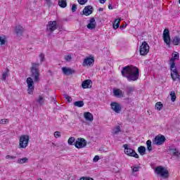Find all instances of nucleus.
<instances>
[{"label":"nucleus","mask_w":180,"mask_h":180,"mask_svg":"<svg viewBox=\"0 0 180 180\" xmlns=\"http://www.w3.org/2000/svg\"><path fill=\"white\" fill-rule=\"evenodd\" d=\"M121 74L122 77L127 78V81L129 82L137 81V79H139V77H140L139 68L133 65L124 67L121 70Z\"/></svg>","instance_id":"f257e3e1"},{"label":"nucleus","mask_w":180,"mask_h":180,"mask_svg":"<svg viewBox=\"0 0 180 180\" xmlns=\"http://www.w3.org/2000/svg\"><path fill=\"white\" fill-rule=\"evenodd\" d=\"M32 65L30 68L31 77L33 78L34 82H39L40 81V70L39 69L40 64L32 63Z\"/></svg>","instance_id":"f03ea898"},{"label":"nucleus","mask_w":180,"mask_h":180,"mask_svg":"<svg viewBox=\"0 0 180 180\" xmlns=\"http://www.w3.org/2000/svg\"><path fill=\"white\" fill-rule=\"evenodd\" d=\"M155 172L158 175H160V176H162V178L167 179V178H168V176H169V173L168 170L165 169V168H164L161 166L155 167Z\"/></svg>","instance_id":"7ed1b4c3"},{"label":"nucleus","mask_w":180,"mask_h":180,"mask_svg":"<svg viewBox=\"0 0 180 180\" xmlns=\"http://www.w3.org/2000/svg\"><path fill=\"white\" fill-rule=\"evenodd\" d=\"M139 53L141 56H147L150 53V46L147 41H144L142 42V44L140 46Z\"/></svg>","instance_id":"20e7f679"},{"label":"nucleus","mask_w":180,"mask_h":180,"mask_svg":"<svg viewBox=\"0 0 180 180\" xmlns=\"http://www.w3.org/2000/svg\"><path fill=\"white\" fill-rule=\"evenodd\" d=\"M29 146V135H22L20 137V148H26Z\"/></svg>","instance_id":"39448f33"},{"label":"nucleus","mask_w":180,"mask_h":180,"mask_svg":"<svg viewBox=\"0 0 180 180\" xmlns=\"http://www.w3.org/2000/svg\"><path fill=\"white\" fill-rule=\"evenodd\" d=\"M123 147L124 148V153L127 155H129V157H134V158H139V154L136 153V150L129 148V145L124 144Z\"/></svg>","instance_id":"423d86ee"},{"label":"nucleus","mask_w":180,"mask_h":180,"mask_svg":"<svg viewBox=\"0 0 180 180\" xmlns=\"http://www.w3.org/2000/svg\"><path fill=\"white\" fill-rule=\"evenodd\" d=\"M163 41L167 46H171V36H169V30L165 29L163 31Z\"/></svg>","instance_id":"0eeeda50"},{"label":"nucleus","mask_w":180,"mask_h":180,"mask_svg":"<svg viewBox=\"0 0 180 180\" xmlns=\"http://www.w3.org/2000/svg\"><path fill=\"white\" fill-rule=\"evenodd\" d=\"M27 84L28 86V94L29 95H32L34 91V82H33V79H32V77L27 78Z\"/></svg>","instance_id":"6e6552de"},{"label":"nucleus","mask_w":180,"mask_h":180,"mask_svg":"<svg viewBox=\"0 0 180 180\" xmlns=\"http://www.w3.org/2000/svg\"><path fill=\"white\" fill-rule=\"evenodd\" d=\"M75 146L76 148H84L86 146V141L84 138H79L77 139Z\"/></svg>","instance_id":"1a4fd4ad"},{"label":"nucleus","mask_w":180,"mask_h":180,"mask_svg":"<svg viewBox=\"0 0 180 180\" xmlns=\"http://www.w3.org/2000/svg\"><path fill=\"white\" fill-rule=\"evenodd\" d=\"M57 29V21H49L48 25H46V30L47 32H51L53 33L54 30Z\"/></svg>","instance_id":"9d476101"},{"label":"nucleus","mask_w":180,"mask_h":180,"mask_svg":"<svg viewBox=\"0 0 180 180\" xmlns=\"http://www.w3.org/2000/svg\"><path fill=\"white\" fill-rule=\"evenodd\" d=\"M165 143V136L164 135L157 136L153 141V144L156 146H162Z\"/></svg>","instance_id":"9b49d317"},{"label":"nucleus","mask_w":180,"mask_h":180,"mask_svg":"<svg viewBox=\"0 0 180 180\" xmlns=\"http://www.w3.org/2000/svg\"><path fill=\"white\" fill-rule=\"evenodd\" d=\"M111 109L115 112V113H120L122 112V105L117 102H112L110 103Z\"/></svg>","instance_id":"f8f14e48"},{"label":"nucleus","mask_w":180,"mask_h":180,"mask_svg":"<svg viewBox=\"0 0 180 180\" xmlns=\"http://www.w3.org/2000/svg\"><path fill=\"white\" fill-rule=\"evenodd\" d=\"M94 63H95L94 58H86L82 63V65L83 67H91V65H94Z\"/></svg>","instance_id":"ddd939ff"},{"label":"nucleus","mask_w":180,"mask_h":180,"mask_svg":"<svg viewBox=\"0 0 180 180\" xmlns=\"http://www.w3.org/2000/svg\"><path fill=\"white\" fill-rule=\"evenodd\" d=\"M175 60H179V53L178 52L172 53V58L170 59V68L175 67Z\"/></svg>","instance_id":"4468645a"},{"label":"nucleus","mask_w":180,"mask_h":180,"mask_svg":"<svg viewBox=\"0 0 180 180\" xmlns=\"http://www.w3.org/2000/svg\"><path fill=\"white\" fill-rule=\"evenodd\" d=\"M171 68V77L173 79V81H176V79H179V74L178 73V71L176 70V67L174 66V68Z\"/></svg>","instance_id":"2eb2a0df"},{"label":"nucleus","mask_w":180,"mask_h":180,"mask_svg":"<svg viewBox=\"0 0 180 180\" xmlns=\"http://www.w3.org/2000/svg\"><path fill=\"white\" fill-rule=\"evenodd\" d=\"M93 12L94 7H92V6H85L83 10V15H85V16H89V15H92Z\"/></svg>","instance_id":"dca6fc26"},{"label":"nucleus","mask_w":180,"mask_h":180,"mask_svg":"<svg viewBox=\"0 0 180 180\" xmlns=\"http://www.w3.org/2000/svg\"><path fill=\"white\" fill-rule=\"evenodd\" d=\"M96 27V21L95 20V18H91L89 20V23L87 25V29H89V30H94Z\"/></svg>","instance_id":"f3484780"},{"label":"nucleus","mask_w":180,"mask_h":180,"mask_svg":"<svg viewBox=\"0 0 180 180\" xmlns=\"http://www.w3.org/2000/svg\"><path fill=\"white\" fill-rule=\"evenodd\" d=\"M82 88H83V89L92 88V80L91 79L84 80L82 84Z\"/></svg>","instance_id":"a211bd4d"},{"label":"nucleus","mask_w":180,"mask_h":180,"mask_svg":"<svg viewBox=\"0 0 180 180\" xmlns=\"http://www.w3.org/2000/svg\"><path fill=\"white\" fill-rule=\"evenodd\" d=\"M62 72H63L64 75H71V74H75V71L72 70L70 68H62Z\"/></svg>","instance_id":"6ab92c4d"},{"label":"nucleus","mask_w":180,"mask_h":180,"mask_svg":"<svg viewBox=\"0 0 180 180\" xmlns=\"http://www.w3.org/2000/svg\"><path fill=\"white\" fill-rule=\"evenodd\" d=\"M84 117L87 120V122H93L94 121V115L92 113L89 112H86L84 113Z\"/></svg>","instance_id":"aec40b11"},{"label":"nucleus","mask_w":180,"mask_h":180,"mask_svg":"<svg viewBox=\"0 0 180 180\" xmlns=\"http://www.w3.org/2000/svg\"><path fill=\"white\" fill-rule=\"evenodd\" d=\"M114 96L117 98H123V91L119 89H113L112 91Z\"/></svg>","instance_id":"412c9836"},{"label":"nucleus","mask_w":180,"mask_h":180,"mask_svg":"<svg viewBox=\"0 0 180 180\" xmlns=\"http://www.w3.org/2000/svg\"><path fill=\"white\" fill-rule=\"evenodd\" d=\"M24 32H25V29L23 28V27H22L20 25L16 26V27H15L16 34H18L19 36H22V34H23Z\"/></svg>","instance_id":"4be33fe9"},{"label":"nucleus","mask_w":180,"mask_h":180,"mask_svg":"<svg viewBox=\"0 0 180 180\" xmlns=\"http://www.w3.org/2000/svg\"><path fill=\"white\" fill-rule=\"evenodd\" d=\"M169 150L170 154H172V155H174V157H179L180 153H179V150H178V149L169 148Z\"/></svg>","instance_id":"5701e85b"},{"label":"nucleus","mask_w":180,"mask_h":180,"mask_svg":"<svg viewBox=\"0 0 180 180\" xmlns=\"http://www.w3.org/2000/svg\"><path fill=\"white\" fill-rule=\"evenodd\" d=\"M35 101L39 105H41V106L44 105V96H39V97L37 98Z\"/></svg>","instance_id":"b1692460"},{"label":"nucleus","mask_w":180,"mask_h":180,"mask_svg":"<svg viewBox=\"0 0 180 180\" xmlns=\"http://www.w3.org/2000/svg\"><path fill=\"white\" fill-rule=\"evenodd\" d=\"M6 36L2 34L0 36V45L1 46H6Z\"/></svg>","instance_id":"393cba45"},{"label":"nucleus","mask_w":180,"mask_h":180,"mask_svg":"<svg viewBox=\"0 0 180 180\" xmlns=\"http://www.w3.org/2000/svg\"><path fill=\"white\" fill-rule=\"evenodd\" d=\"M58 5L60 8H67V0H58Z\"/></svg>","instance_id":"a878e982"},{"label":"nucleus","mask_w":180,"mask_h":180,"mask_svg":"<svg viewBox=\"0 0 180 180\" xmlns=\"http://www.w3.org/2000/svg\"><path fill=\"white\" fill-rule=\"evenodd\" d=\"M8 74H9V69H6V71L2 74L1 79L2 81H6V79L9 77Z\"/></svg>","instance_id":"bb28decb"},{"label":"nucleus","mask_w":180,"mask_h":180,"mask_svg":"<svg viewBox=\"0 0 180 180\" xmlns=\"http://www.w3.org/2000/svg\"><path fill=\"white\" fill-rule=\"evenodd\" d=\"M138 153H139V154L141 155H145V154H146V147H144V146H139L138 148Z\"/></svg>","instance_id":"cd10ccee"},{"label":"nucleus","mask_w":180,"mask_h":180,"mask_svg":"<svg viewBox=\"0 0 180 180\" xmlns=\"http://www.w3.org/2000/svg\"><path fill=\"white\" fill-rule=\"evenodd\" d=\"M122 20L120 18L115 19V22L113 24L114 29H118L119 26H120V21Z\"/></svg>","instance_id":"c85d7f7f"},{"label":"nucleus","mask_w":180,"mask_h":180,"mask_svg":"<svg viewBox=\"0 0 180 180\" xmlns=\"http://www.w3.org/2000/svg\"><path fill=\"white\" fill-rule=\"evenodd\" d=\"M84 105V103L82 101H79L74 103V106H76L77 108H82Z\"/></svg>","instance_id":"c756f323"},{"label":"nucleus","mask_w":180,"mask_h":180,"mask_svg":"<svg viewBox=\"0 0 180 180\" xmlns=\"http://www.w3.org/2000/svg\"><path fill=\"white\" fill-rule=\"evenodd\" d=\"M29 161V159L27 158H20L18 160L17 162L18 164H25Z\"/></svg>","instance_id":"7c9ffc66"},{"label":"nucleus","mask_w":180,"mask_h":180,"mask_svg":"<svg viewBox=\"0 0 180 180\" xmlns=\"http://www.w3.org/2000/svg\"><path fill=\"white\" fill-rule=\"evenodd\" d=\"M135 89H136L133 86H128L127 88V95H130V94L134 92Z\"/></svg>","instance_id":"2f4dec72"},{"label":"nucleus","mask_w":180,"mask_h":180,"mask_svg":"<svg viewBox=\"0 0 180 180\" xmlns=\"http://www.w3.org/2000/svg\"><path fill=\"white\" fill-rule=\"evenodd\" d=\"M120 126H117L115 127L113 129H112V134H119V133H120Z\"/></svg>","instance_id":"473e14b6"},{"label":"nucleus","mask_w":180,"mask_h":180,"mask_svg":"<svg viewBox=\"0 0 180 180\" xmlns=\"http://www.w3.org/2000/svg\"><path fill=\"white\" fill-rule=\"evenodd\" d=\"M170 96L172 102H175V101H176V94H175V91H171Z\"/></svg>","instance_id":"72a5a7b5"},{"label":"nucleus","mask_w":180,"mask_h":180,"mask_svg":"<svg viewBox=\"0 0 180 180\" xmlns=\"http://www.w3.org/2000/svg\"><path fill=\"white\" fill-rule=\"evenodd\" d=\"M163 105H162V103L161 102H158L155 105V109H157L158 110H161V109H162L163 108Z\"/></svg>","instance_id":"f704fd0d"},{"label":"nucleus","mask_w":180,"mask_h":180,"mask_svg":"<svg viewBox=\"0 0 180 180\" xmlns=\"http://www.w3.org/2000/svg\"><path fill=\"white\" fill-rule=\"evenodd\" d=\"M147 150L149 151H153V146H151V140H148L146 141Z\"/></svg>","instance_id":"c9c22d12"},{"label":"nucleus","mask_w":180,"mask_h":180,"mask_svg":"<svg viewBox=\"0 0 180 180\" xmlns=\"http://www.w3.org/2000/svg\"><path fill=\"white\" fill-rule=\"evenodd\" d=\"M179 41H180L179 37H175L173 39V44H174V46H178V44H179Z\"/></svg>","instance_id":"e433bc0d"},{"label":"nucleus","mask_w":180,"mask_h":180,"mask_svg":"<svg viewBox=\"0 0 180 180\" xmlns=\"http://www.w3.org/2000/svg\"><path fill=\"white\" fill-rule=\"evenodd\" d=\"M64 98H65L68 103H70V102H72V98H71V96H69L68 94H65Z\"/></svg>","instance_id":"4c0bfd02"},{"label":"nucleus","mask_w":180,"mask_h":180,"mask_svg":"<svg viewBox=\"0 0 180 180\" xmlns=\"http://www.w3.org/2000/svg\"><path fill=\"white\" fill-rule=\"evenodd\" d=\"M74 141H75V138L74 137H70L69 138L68 143L70 146H72V143H74Z\"/></svg>","instance_id":"58836bf2"},{"label":"nucleus","mask_w":180,"mask_h":180,"mask_svg":"<svg viewBox=\"0 0 180 180\" xmlns=\"http://www.w3.org/2000/svg\"><path fill=\"white\" fill-rule=\"evenodd\" d=\"M53 136H54V137H56V139H58V138L61 137V133L58 131H56L54 132Z\"/></svg>","instance_id":"ea45409f"},{"label":"nucleus","mask_w":180,"mask_h":180,"mask_svg":"<svg viewBox=\"0 0 180 180\" xmlns=\"http://www.w3.org/2000/svg\"><path fill=\"white\" fill-rule=\"evenodd\" d=\"M6 123H9V120L2 119L0 120V124H6Z\"/></svg>","instance_id":"a19ab883"},{"label":"nucleus","mask_w":180,"mask_h":180,"mask_svg":"<svg viewBox=\"0 0 180 180\" xmlns=\"http://www.w3.org/2000/svg\"><path fill=\"white\" fill-rule=\"evenodd\" d=\"M132 168V174L134 175V172H139V169H140V167H134Z\"/></svg>","instance_id":"79ce46f5"},{"label":"nucleus","mask_w":180,"mask_h":180,"mask_svg":"<svg viewBox=\"0 0 180 180\" xmlns=\"http://www.w3.org/2000/svg\"><path fill=\"white\" fill-rule=\"evenodd\" d=\"M77 2H79V5H85L88 0H77Z\"/></svg>","instance_id":"37998d69"},{"label":"nucleus","mask_w":180,"mask_h":180,"mask_svg":"<svg viewBox=\"0 0 180 180\" xmlns=\"http://www.w3.org/2000/svg\"><path fill=\"white\" fill-rule=\"evenodd\" d=\"M16 156H11L9 155H6V160H15Z\"/></svg>","instance_id":"c03bdc74"},{"label":"nucleus","mask_w":180,"mask_h":180,"mask_svg":"<svg viewBox=\"0 0 180 180\" xmlns=\"http://www.w3.org/2000/svg\"><path fill=\"white\" fill-rule=\"evenodd\" d=\"M39 58H40L41 63H43V61H44V58H45L44 53H40Z\"/></svg>","instance_id":"a18cd8bd"},{"label":"nucleus","mask_w":180,"mask_h":180,"mask_svg":"<svg viewBox=\"0 0 180 180\" xmlns=\"http://www.w3.org/2000/svg\"><path fill=\"white\" fill-rule=\"evenodd\" d=\"M72 59V56H71V55H68L65 56V60L66 61H71Z\"/></svg>","instance_id":"49530a36"},{"label":"nucleus","mask_w":180,"mask_h":180,"mask_svg":"<svg viewBox=\"0 0 180 180\" xmlns=\"http://www.w3.org/2000/svg\"><path fill=\"white\" fill-rule=\"evenodd\" d=\"M77 11V4H74L72 6V12H76Z\"/></svg>","instance_id":"de8ad7c7"},{"label":"nucleus","mask_w":180,"mask_h":180,"mask_svg":"<svg viewBox=\"0 0 180 180\" xmlns=\"http://www.w3.org/2000/svg\"><path fill=\"white\" fill-rule=\"evenodd\" d=\"M94 162H98L99 161V156L96 155L93 159Z\"/></svg>","instance_id":"09e8293b"},{"label":"nucleus","mask_w":180,"mask_h":180,"mask_svg":"<svg viewBox=\"0 0 180 180\" xmlns=\"http://www.w3.org/2000/svg\"><path fill=\"white\" fill-rule=\"evenodd\" d=\"M48 6H51V0H45Z\"/></svg>","instance_id":"8fccbe9b"},{"label":"nucleus","mask_w":180,"mask_h":180,"mask_svg":"<svg viewBox=\"0 0 180 180\" xmlns=\"http://www.w3.org/2000/svg\"><path fill=\"white\" fill-rule=\"evenodd\" d=\"M126 26H127V24H123L120 26V29H124V27H126Z\"/></svg>","instance_id":"3c124183"},{"label":"nucleus","mask_w":180,"mask_h":180,"mask_svg":"<svg viewBox=\"0 0 180 180\" xmlns=\"http://www.w3.org/2000/svg\"><path fill=\"white\" fill-rule=\"evenodd\" d=\"M100 1V4H105V2H106V0H99Z\"/></svg>","instance_id":"603ef678"},{"label":"nucleus","mask_w":180,"mask_h":180,"mask_svg":"<svg viewBox=\"0 0 180 180\" xmlns=\"http://www.w3.org/2000/svg\"><path fill=\"white\" fill-rule=\"evenodd\" d=\"M108 9H110V10L113 9V7H112V4H109Z\"/></svg>","instance_id":"864d4df0"},{"label":"nucleus","mask_w":180,"mask_h":180,"mask_svg":"<svg viewBox=\"0 0 180 180\" xmlns=\"http://www.w3.org/2000/svg\"><path fill=\"white\" fill-rule=\"evenodd\" d=\"M79 180H87V177H82Z\"/></svg>","instance_id":"5fc2aeb1"},{"label":"nucleus","mask_w":180,"mask_h":180,"mask_svg":"<svg viewBox=\"0 0 180 180\" xmlns=\"http://www.w3.org/2000/svg\"><path fill=\"white\" fill-rule=\"evenodd\" d=\"M98 11H99V12H103V8H98Z\"/></svg>","instance_id":"6e6d98bb"},{"label":"nucleus","mask_w":180,"mask_h":180,"mask_svg":"<svg viewBox=\"0 0 180 180\" xmlns=\"http://www.w3.org/2000/svg\"><path fill=\"white\" fill-rule=\"evenodd\" d=\"M87 180H94V179L91 177H87Z\"/></svg>","instance_id":"4d7b16f0"},{"label":"nucleus","mask_w":180,"mask_h":180,"mask_svg":"<svg viewBox=\"0 0 180 180\" xmlns=\"http://www.w3.org/2000/svg\"><path fill=\"white\" fill-rule=\"evenodd\" d=\"M38 180H43V179H41V178H39Z\"/></svg>","instance_id":"13d9d810"}]
</instances>
